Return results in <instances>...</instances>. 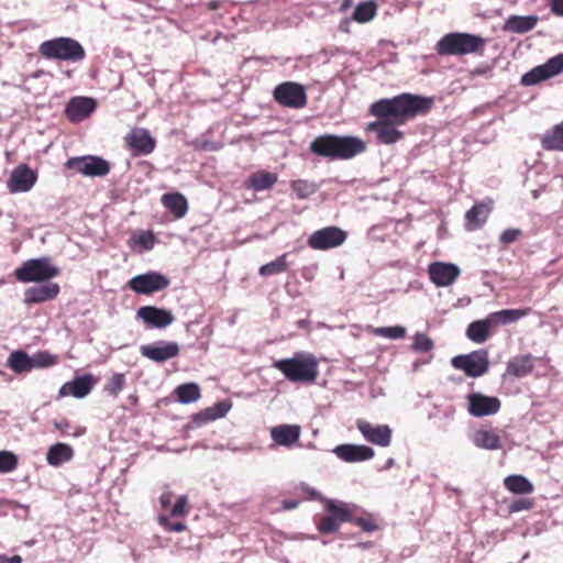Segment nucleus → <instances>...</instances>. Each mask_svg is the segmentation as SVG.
I'll return each mask as SVG.
<instances>
[{"mask_svg": "<svg viewBox=\"0 0 563 563\" xmlns=\"http://www.w3.org/2000/svg\"><path fill=\"white\" fill-rule=\"evenodd\" d=\"M454 368L463 371L468 377H479L488 372L489 361L486 350L454 356L451 361Z\"/></svg>", "mask_w": 563, "mask_h": 563, "instance_id": "6e6552de", "label": "nucleus"}, {"mask_svg": "<svg viewBox=\"0 0 563 563\" xmlns=\"http://www.w3.org/2000/svg\"><path fill=\"white\" fill-rule=\"evenodd\" d=\"M221 5H222V2L219 0H212L207 3L208 10H211V11L219 9Z\"/></svg>", "mask_w": 563, "mask_h": 563, "instance_id": "680f3d73", "label": "nucleus"}, {"mask_svg": "<svg viewBox=\"0 0 563 563\" xmlns=\"http://www.w3.org/2000/svg\"><path fill=\"white\" fill-rule=\"evenodd\" d=\"M493 209V201H479L476 202L466 213H465V229L467 231H475L483 227V224L487 221V218Z\"/></svg>", "mask_w": 563, "mask_h": 563, "instance_id": "b1692460", "label": "nucleus"}, {"mask_svg": "<svg viewBox=\"0 0 563 563\" xmlns=\"http://www.w3.org/2000/svg\"><path fill=\"white\" fill-rule=\"evenodd\" d=\"M172 499H173V493L172 492H166L164 494L161 495L159 497V503H161V506L163 508H168L172 504Z\"/></svg>", "mask_w": 563, "mask_h": 563, "instance_id": "4d7b16f0", "label": "nucleus"}, {"mask_svg": "<svg viewBox=\"0 0 563 563\" xmlns=\"http://www.w3.org/2000/svg\"><path fill=\"white\" fill-rule=\"evenodd\" d=\"M311 153L330 161L351 159L366 150L365 143L350 135L323 134L317 136L309 146Z\"/></svg>", "mask_w": 563, "mask_h": 563, "instance_id": "f03ea898", "label": "nucleus"}, {"mask_svg": "<svg viewBox=\"0 0 563 563\" xmlns=\"http://www.w3.org/2000/svg\"><path fill=\"white\" fill-rule=\"evenodd\" d=\"M298 505H299L298 500L287 499V500L283 501V509L291 510V509H295Z\"/></svg>", "mask_w": 563, "mask_h": 563, "instance_id": "052dcab7", "label": "nucleus"}, {"mask_svg": "<svg viewBox=\"0 0 563 563\" xmlns=\"http://www.w3.org/2000/svg\"><path fill=\"white\" fill-rule=\"evenodd\" d=\"M169 284L170 280L158 272L140 274L128 282V286L131 290L139 295L146 296L166 289Z\"/></svg>", "mask_w": 563, "mask_h": 563, "instance_id": "9b49d317", "label": "nucleus"}, {"mask_svg": "<svg viewBox=\"0 0 563 563\" xmlns=\"http://www.w3.org/2000/svg\"><path fill=\"white\" fill-rule=\"evenodd\" d=\"M0 563H22V558L20 555L0 556Z\"/></svg>", "mask_w": 563, "mask_h": 563, "instance_id": "bf43d9fd", "label": "nucleus"}, {"mask_svg": "<svg viewBox=\"0 0 563 563\" xmlns=\"http://www.w3.org/2000/svg\"><path fill=\"white\" fill-rule=\"evenodd\" d=\"M65 168L88 177H103L110 173L111 166L100 156L86 155L68 158Z\"/></svg>", "mask_w": 563, "mask_h": 563, "instance_id": "1a4fd4ad", "label": "nucleus"}, {"mask_svg": "<svg viewBox=\"0 0 563 563\" xmlns=\"http://www.w3.org/2000/svg\"><path fill=\"white\" fill-rule=\"evenodd\" d=\"M34 367H49L57 364L58 358L48 352H38L32 357Z\"/></svg>", "mask_w": 563, "mask_h": 563, "instance_id": "09e8293b", "label": "nucleus"}, {"mask_svg": "<svg viewBox=\"0 0 563 563\" xmlns=\"http://www.w3.org/2000/svg\"><path fill=\"white\" fill-rule=\"evenodd\" d=\"M273 97L278 104L286 108L301 109L307 104L305 87L294 81L277 85L273 91Z\"/></svg>", "mask_w": 563, "mask_h": 563, "instance_id": "9d476101", "label": "nucleus"}, {"mask_svg": "<svg viewBox=\"0 0 563 563\" xmlns=\"http://www.w3.org/2000/svg\"><path fill=\"white\" fill-rule=\"evenodd\" d=\"M231 405L227 401H219L211 407H208L191 417V422L196 427H201L206 423L214 421L224 417L230 410Z\"/></svg>", "mask_w": 563, "mask_h": 563, "instance_id": "cd10ccee", "label": "nucleus"}, {"mask_svg": "<svg viewBox=\"0 0 563 563\" xmlns=\"http://www.w3.org/2000/svg\"><path fill=\"white\" fill-rule=\"evenodd\" d=\"M377 13L375 1H365L356 5L353 12V20L358 23H366L374 19Z\"/></svg>", "mask_w": 563, "mask_h": 563, "instance_id": "ea45409f", "label": "nucleus"}, {"mask_svg": "<svg viewBox=\"0 0 563 563\" xmlns=\"http://www.w3.org/2000/svg\"><path fill=\"white\" fill-rule=\"evenodd\" d=\"M356 428L364 439L372 444L385 448L391 442V429L387 424L374 426L366 420L358 419Z\"/></svg>", "mask_w": 563, "mask_h": 563, "instance_id": "dca6fc26", "label": "nucleus"}, {"mask_svg": "<svg viewBox=\"0 0 563 563\" xmlns=\"http://www.w3.org/2000/svg\"><path fill=\"white\" fill-rule=\"evenodd\" d=\"M156 243V238L151 230H136L131 234L128 245L132 251L143 253L151 251Z\"/></svg>", "mask_w": 563, "mask_h": 563, "instance_id": "7c9ffc66", "label": "nucleus"}, {"mask_svg": "<svg viewBox=\"0 0 563 563\" xmlns=\"http://www.w3.org/2000/svg\"><path fill=\"white\" fill-rule=\"evenodd\" d=\"M550 8L553 14L563 16V0H550Z\"/></svg>", "mask_w": 563, "mask_h": 563, "instance_id": "6e6d98bb", "label": "nucleus"}, {"mask_svg": "<svg viewBox=\"0 0 563 563\" xmlns=\"http://www.w3.org/2000/svg\"><path fill=\"white\" fill-rule=\"evenodd\" d=\"M563 71V54H558L544 64L533 67L521 77V85L533 86L552 77L560 75Z\"/></svg>", "mask_w": 563, "mask_h": 563, "instance_id": "f8f14e48", "label": "nucleus"}, {"mask_svg": "<svg viewBox=\"0 0 563 563\" xmlns=\"http://www.w3.org/2000/svg\"><path fill=\"white\" fill-rule=\"evenodd\" d=\"M539 18L537 15H510L504 25V30L512 33L523 34L537 25Z\"/></svg>", "mask_w": 563, "mask_h": 563, "instance_id": "2f4dec72", "label": "nucleus"}, {"mask_svg": "<svg viewBox=\"0 0 563 563\" xmlns=\"http://www.w3.org/2000/svg\"><path fill=\"white\" fill-rule=\"evenodd\" d=\"M433 341L424 333H417L413 336L412 350L419 353H428L433 349Z\"/></svg>", "mask_w": 563, "mask_h": 563, "instance_id": "de8ad7c7", "label": "nucleus"}, {"mask_svg": "<svg viewBox=\"0 0 563 563\" xmlns=\"http://www.w3.org/2000/svg\"><path fill=\"white\" fill-rule=\"evenodd\" d=\"M177 400L181 404L197 401L201 397L200 388L195 383L181 384L175 389Z\"/></svg>", "mask_w": 563, "mask_h": 563, "instance_id": "58836bf2", "label": "nucleus"}, {"mask_svg": "<svg viewBox=\"0 0 563 563\" xmlns=\"http://www.w3.org/2000/svg\"><path fill=\"white\" fill-rule=\"evenodd\" d=\"M54 427L62 433H66L70 428V423L67 419H62L60 421H55Z\"/></svg>", "mask_w": 563, "mask_h": 563, "instance_id": "13d9d810", "label": "nucleus"}, {"mask_svg": "<svg viewBox=\"0 0 563 563\" xmlns=\"http://www.w3.org/2000/svg\"><path fill=\"white\" fill-rule=\"evenodd\" d=\"M507 490L517 495L531 494L534 490L533 484L522 475H509L504 479Z\"/></svg>", "mask_w": 563, "mask_h": 563, "instance_id": "f704fd0d", "label": "nucleus"}, {"mask_svg": "<svg viewBox=\"0 0 563 563\" xmlns=\"http://www.w3.org/2000/svg\"><path fill=\"white\" fill-rule=\"evenodd\" d=\"M347 234L338 227H327L314 231L308 238V245L312 250H329L340 246L346 240Z\"/></svg>", "mask_w": 563, "mask_h": 563, "instance_id": "ddd939ff", "label": "nucleus"}, {"mask_svg": "<svg viewBox=\"0 0 563 563\" xmlns=\"http://www.w3.org/2000/svg\"><path fill=\"white\" fill-rule=\"evenodd\" d=\"M472 440L481 449L494 451L501 448L500 437L495 430L478 429L474 432Z\"/></svg>", "mask_w": 563, "mask_h": 563, "instance_id": "72a5a7b5", "label": "nucleus"}, {"mask_svg": "<svg viewBox=\"0 0 563 563\" xmlns=\"http://www.w3.org/2000/svg\"><path fill=\"white\" fill-rule=\"evenodd\" d=\"M66 76H67V77H71V70H67V71H66Z\"/></svg>", "mask_w": 563, "mask_h": 563, "instance_id": "69168bd1", "label": "nucleus"}, {"mask_svg": "<svg viewBox=\"0 0 563 563\" xmlns=\"http://www.w3.org/2000/svg\"><path fill=\"white\" fill-rule=\"evenodd\" d=\"M59 275V269L51 264L48 257L32 258L14 271L15 278L21 283L47 282Z\"/></svg>", "mask_w": 563, "mask_h": 563, "instance_id": "0eeeda50", "label": "nucleus"}, {"mask_svg": "<svg viewBox=\"0 0 563 563\" xmlns=\"http://www.w3.org/2000/svg\"><path fill=\"white\" fill-rule=\"evenodd\" d=\"M428 274L438 287L452 285L460 275V268L451 263L434 262L429 265Z\"/></svg>", "mask_w": 563, "mask_h": 563, "instance_id": "aec40b11", "label": "nucleus"}, {"mask_svg": "<svg viewBox=\"0 0 563 563\" xmlns=\"http://www.w3.org/2000/svg\"><path fill=\"white\" fill-rule=\"evenodd\" d=\"M9 367L18 374L30 372L34 362L24 351L12 352L8 358Z\"/></svg>", "mask_w": 563, "mask_h": 563, "instance_id": "4c0bfd02", "label": "nucleus"}, {"mask_svg": "<svg viewBox=\"0 0 563 563\" xmlns=\"http://www.w3.org/2000/svg\"><path fill=\"white\" fill-rule=\"evenodd\" d=\"M277 174L261 169L252 173L247 177L245 185L249 189L262 191L272 188L277 183Z\"/></svg>", "mask_w": 563, "mask_h": 563, "instance_id": "c756f323", "label": "nucleus"}, {"mask_svg": "<svg viewBox=\"0 0 563 563\" xmlns=\"http://www.w3.org/2000/svg\"><path fill=\"white\" fill-rule=\"evenodd\" d=\"M531 312V308L522 309H505L489 313L485 319H482V323L486 325V330L492 332L500 324H509L518 321L519 319L528 316Z\"/></svg>", "mask_w": 563, "mask_h": 563, "instance_id": "6ab92c4d", "label": "nucleus"}, {"mask_svg": "<svg viewBox=\"0 0 563 563\" xmlns=\"http://www.w3.org/2000/svg\"><path fill=\"white\" fill-rule=\"evenodd\" d=\"M534 505H536L534 498L521 497V498L514 500L508 506V511L510 514H515V512H519L522 510H530L534 507Z\"/></svg>", "mask_w": 563, "mask_h": 563, "instance_id": "8fccbe9b", "label": "nucleus"}, {"mask_svg": "<svg viewBox=\"0 0 563 563\" xmlns=\"http://www.w3.org/2000/svg\"><path fill=\"white\" fill-rule=\"evenodd\" d=\"M97 382L98 379L93 377L91 374L77 376L71 382L66 383L62 386L59 395H71L75 398H84L91 391Z\"/></svg>", "mask_w": 563, "mask_h": 563, "instance_id": "4be33fe9", "label": "nucleus"}, {"mask_svg": "<svg viewBox=\"0 0 563 563\" xmlns=\"http://www.w3.org/2000/svg\"><path fill=\"white\" fill-rule=\"evenodd\" d=\"M286 254L278 256L275 261L269 262L260 267V274L262 276H271L284 273L288 269V264L286 262Z\"/></svg>", "mask_w": 563, "mask_h": 563, "instance_id": "37998d69", "label": "nucleus"}, {"mask_svg": "<svg viewBox=\"0 0 563 563\" xmlns=\"http://www.w3.org/2000/svg\"><path fill=\"white\" fill-rule=\"evenodd\" d=\"M59 286L56 283H46L40 286L30 287L24 292V302L41 303L55 299L59 294Z\"/></svg>", "mask_w": 563, "mask_h": 563, "instance_id": "393cba45", "label": "nucleus"}, {"mask_svg": "<svg viewBox=\"0 0 563 563\" xmlns=\"http://www.w3.org/2000/svg\"><path fill=\"white\" fill-rule=\"evenodd\" d=\"M273 366L291 383L311 385L319 377V361L312 353L297 352L292 357L275 361Z\"/></svg>", "mask_w": 563, "mask_h": 563, "instance_id": "7ed1b4c3", "label": "nucleus"}, {"mask_svg": "<svg viewBox=\"0 0 563 563\" xmlns=\"http://www.w3.org/2000/svg\"><path fill=\"white\" fill-rule=\"evenodd\" d=\"M125 386V377L124 374L118 373L108 379L104 385V391L108 395L117 398L118 395L122 391Z\"/></svg>", "mask_w": 563, "mask_h": 563, "instance_id": "c03bdc74", "label": "nucleus"}, {"mask_svg": "<svg viewBox=\"0 0 563 563\" xmlns=\"http://www.w3.org/2000/svg\"><path fill=\"white\" fill-rule=\"evenodd\" d=\"M467 338L474 343H484L490 336L486 330V325L481 320L473 321L466 329Z\"/></svg>", "mask_w": 563, "mask_h": 563, "instance_id": "a19ab883", "label": "nucleus"}, {"mask_svg": "<svg viewBox=\"0 0 563 563\" xmlns=\"http://www.w3.org/2000/svg\"><path fill=\"white\" fill-rule=\"evenodd\" d=\"M541 144L547 151L563 152V124H556L548 131L543 135Z\"/></svg>", "mask_w": 563, "mask_h": 563, "instance_id": "e433bc0d", "label": "nucleus"}, {"mask_svg": "<svg viewBox=\"0 0 563 563\" xmlns=\"http://www.w3.org/2000/svg\"><path fill=\"white\" fill-rule=\"evenodd\" d=\"M37 175L26 165L14 168L8 179L7 187L11 194L26 192L35 185Z\"/></svg>", "mask_w": 563, "mask_h": 563, "instance_id": "f3484780", "label": "nucleus"}, {"mask_svg": "<svg viewBox=\"0 0 563 563\" xmlns=\"http://www.w3.org/2000/svg\"><path fill=\"white\" fill-rule=\"evenodd\" d=\"M290 188L296 194L298 199H307L317 191L314 183L307 179H297L290 183Z\"/></svg>", "mask_w": 563, "mask_h": 563, "instance_id": "79ce46f5", "label": "nucleus"}, {"mask_svg": "<svg viewBox=\"0 0 563 563\" xmlns=\"http://www.w3.org/2000/svg\"><path fill=\"white\" fill-rule=\"evenodd\" d=\"M73 449L65 443H56L48 449L46 454L47 463L52 466H58L73 457Z\"/></svg>", "mask_w": 563, "mask_h": 563, "instance_id": "c9c22d12", "label": "nucleus"}, {"mask_svg": "<svg viewBox=\"0 0 563 563\" xmlns=\"http://www.w3.org/2000/svg\"><path fill=\"white\" fill-rule=\"evenodd\" d=\"M157 520H158V523L166 531H169V532H183L187 528L184 522H180V521L173 522V521L169 520V518L167 516H164V515L158 516Z\"/></svg>", "mask_w": 563, "mask_h": 563, "instance_id": "603ef678", "label": "nucleus"}, {"mask_svg": "<svg viewBox=\"0 0 563 563\" xmlns=\"http://www.w3.org/2000/svg\"><path fill=\"white\" fill-rule=\"evenodd\" d=\"M136 317L148 328L164 329L175 321L174 314L164 308L143 306L137 309Z\"/></svg>", "mask_w": 563, "mask_h": 563, "instance_id": "2eb2a0df", "label": "nucleus"}, {"mask_svg": "<svg viewBox=\"0 0 563 563\" xmlns=\"http://www.w3.org/2000/svg\"><path fill=\"white\" fill-rule=\"evenodd\" d=\"M350 5V0H346L345 3L343 4V8Z\"/></svg>", "mask_w": 563, "mask_h": 563, "instance_id": "0e129e2a", "label": "nucleus"}, {"mask_svg": "<svg viewBox=\"0 0 563 563\" xmlns=\"http://www.w3.org/2000/svg\"><path fill=\"white\" fill-rule=\"evenodd\" d=\"M301 489H302L305 493L309 494L312 498H316V497H317V495H318V493H317L313 488L309 487V486H308V485H306V484H302V485H301Z\"/></svg>", "mask_w": 563, "mask_h": 563, "instance_id": "e2e57ef3", "label": "nucleus"}, {"mask_svg": "<svg viewBox=\"0 0 563 563\" xmlns=\"http://www.w3.org/2000/svg\"><path fill=\"white\" fill-rule=\"evenodd\" d=\"M533 368V356L531 354H526L510 358L507 363L506 373L514 377H525L529 375Z\"/></svg>", "mask_w": 563, "mask_h": 563, "instance_id": "c85d7f7f", "label": "nucleus"}, {"mask_svg": "<svg viewBox=\"0 0 563 563\" xmlns=\"http://www.w3.org/2000/svg\"><path fill=\"white\" fill-rule=\"evenodd\" d=\"M467 410L473 417L492 416L499 411L500 400L497 397L486 396L481 393H471L467 395Z\"/></svg>", "mask_w": 563, "mask_h": 563, "instance_id": "4468645a", "label": "nucleus"}, {"mask_svg": "<svg viewBox=\"0 0 563 563\" xmlns=\"http://www.w3.org/2000/svg\"><path fill=\"white\" fill-rule=\"evenodd\" d=\"M351 523H354L355 526L362 528L366 532H373L378 529V526L374 521L372 517H355L354 521H350Z\"/></svg>", "mask_w": 563, "mask_h": 563, "instance_id": "864d4df0", "label": "nucleus"}, {"mask_svg": "<svg viewBox=\"0 0 563 563\" xmlns=\"http://www.w3.org/2000/svg\"><path fill=\"white\" fill-rule=\"evenodd\" d=\"M18 457L11 451H0V473H10L16 470Z\"/></svg>", "mask_w": 563, "mask_h": 563, "instance_id": "49530a36", "label": "nucleus"}, {"mask_svg": "<svg viewBox=\"0 0 563 563\" xmlns=\"http://www.w3.org/2000/svg\"><path fill=\"white\" fill-rule=\"evenodd\" d=\"M333 452L339 459L349 463L371 460L375 455L371 446L356 444H341Z\"/></svg>", "mask_w": 563, "mask_h": 563, "instance_id": "5701e85b", "label": "nucleus"}, {"mask_svg": "<svg viewBox=\"0 0 563 563\" xmlns=\"http://www.w3.org/2000/svg\"><path fill=\"white\" fill-rule=\"evenodd\" d=\"M189 514L187 496H180L170 510V516L185 518Z\"/></svg>", "mask_w": 563, "mask_h": 563, "instance_id": "3c124183", "label": "nucleus"}, {"mask_svg": "<svg viewBox=\"0 0 563 563\" xmlns=\"http://www.w3.org/2000/svg\"><path fill=\"white\" fill-rule=\"evenodd\" d=\"M327 515L316 517V526L320 533H335L344 522L354 521L355 506L334 499L324 500Z\"/></svg>", "mask_w": 563, "mask_h": 563, "instance_id": "423d86ee", "label": "nucleus"}, {"mask_svg": "<svg viewBox=\"0 0 563 563\" xmlns=\"http://www.w3.org/2000/svg\"><path fill=\"white\" fill-rule=\"evenodd\" d=\"M162 203L176 219L184 218L188 211V201L180 192L163 195Z\"/></svg>", "mask_w": 563, "mask_h": 563, "instance_id": "473e14b6", "label": "nucleus"}, {"mask_svg": "<svg viewBox=\"0 0 563 563\" xmlns=\"http://www.w3.org/2000/svg\"><path fill=\"white\" fill-rule=\"evenodd\" d=\"M301 429L298 424H279L271 430L272 440L280 446L289 448L299 441Z\"/></svg>", "mask_w": 563, "mask_h": 563, "instance_id": "a878e982", "label": "nucleus"}, {"mask_svg": "<svg viewBox=\"0 0 563 563\" xmlns=\"http://www.w3.org/2000/svg\"><path fill=\"white\" fill-rule=\"evenodd\" d=\"M129 147L136 152V154H150L155 147V141L146 130H133L126 136Z\"/></svg>", "mask_w": 563, "mask_h": 563, "instance_id": "bb28decb", "label": "nucleus"}, {"mask_svg": "<svg viewBox=\"0 0 563 563\" xmlns=\"http://www.w3.org/2000/svg\"><path fill=\"white\" fill-rule=\"evenodd\" d=\"M95 99L89 97H73L65 108V114L70 122L77 123L88 118L96 109Z\"/></svg>", "mask_w": 563, "mask_h": 563, "instance_id": "412c9836", "label": "nucleus"}, {"mask_svg": "<svg viewBox=\"0 0 563 563\" xmlns=\"http://www.w3.org/2000/svg\"><path fill=\"white\" fill-rule=\"evenodd\" d=\"M140 352L151 361L163 363L179 354V345L176 342L159 341L154 344L142 345Z\"/></svg>", "mask_w": 563, "mask_h": 563, "instance_id": "a211bd4d", "label": "nucleus"}, {"mask_svg": "<svg viewBox=\"0 0 563 563\" xmlns=\"http://www.w3.org/2000/svg\"><path fill=\"white\" fill-rule=\"evenodd\" d=\"M522 232L519 229H507L499 238V241L504 244H510L517 241L521 236Z\"/></svg>", "mask_w": 563, "mask_h": 563, "instance_id": "5fc2aeb1", "label": "nucleus"}, {"mask_svg": "<svg viewBox=\"0 0 563 563\" xmlns=\"http://www.w3.org/2000/svg\"><path fill=\"white\" fill-rule=\"evenodd\" d=\"M486 40L477 34L451 32L443 35L435 44L440 56H464L484 53Z\"/></svg>", "mask_w": 563, "mask_h": 563, "instance_id": "20e7f679", "label": "nucleus"}, {"mask_svg": "<svg viewBox=\"0 0 563 563\" xmlns=\"http://www.w3.org/2000/svg\"><path fill=\"white\" fill-rule=\"evenodd\" d=\"M433 99L412 93H401L394 98H385L374 102L369 113L378 120L371 122L367 131L375 132L382 144H394L402 139L404 133L397 126L407 123L417 115L428 113Z\"/></svg>", "mask_w": 563, "mask_h": 563, "instance_id": "f257e3e1", "label": "nucleus"}, {"mask_svg": "<svg viewBox=\"0 0 563 563\" xmlns=\"http://www.w3.org/2000/svg\"><path fill=\"white\" fill-rule=\"evenodd\" d=\"M38 52L46 59H59L66 62H81L86 57L82 45L71 37H55L44 41Z\"/></svg>", "mask_w": 563, "mask_h": 563, "instance_id": "39448f33", "label": "nucleus"}, {"mask_svg": "<svg viewBox=\"0 0 563 563\" xmlns=\"http://www.w3.org/2000/svg\"><path fill=\"white\" fill-rule=\"evenodd\" d=\"M373 333L377 336L397 340L405 338L406 329L401 325L380 327L373 329Z\"/></svg>", "mask_w": 563, "mask_h": 563, "instance_id": "a18cd8bd", "label": "nucleus"}]
</instances>
